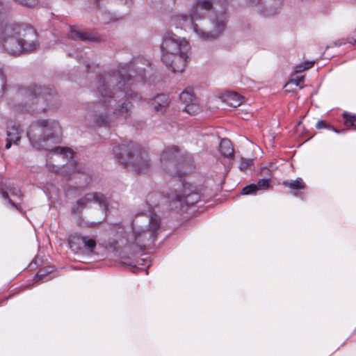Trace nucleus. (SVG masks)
Here are the masks:
<instances>
[{"label":"nucleus","mask_w":356,"mask_h":356,"mask_svg":"<svg viewBox=\"0 0 356 356\" xmlns=\"http://www.w3.org/2000/svg\"><path fill=\"white\" fill-rule=\"evenodd\" d=\"M150 63L143 58H134L130 63L120 65L117 70L102 76L97 81V92L99 102V114L94 115L95 124L97 126L109 125L113 121L104 115L102 110L106 109L114 99L123 97L125 99L119 103L113 109V118L118 122H124L131 117L134 109L133 104L129 101L133 99L131 94L124 92L122 90L129 81L134 78L136 81L145 79V67Z\"/></svg>","instance_id":"nucleus-1"},{"label":"nucleus","mask_w":356,"mask_h":356,"mask_svg":"<svg viewBox=\"0 0 356 356\" xmlns=\"http://www.w3.org/2000/svg\"><path fill=\"white\" fill-rule=\"evenodd\" d=\"M27 136L35 148L49 152L47 165L50 170L58 172V165L67 162L66 168L73 167V172L80 171L75 166L71 149L54 146L60 141L61 136V127L58 122L53 120L35 121L30 125Z\"/></svg>","instance_id":"nucleus-2"},{"label":"nucleus","mask_w":356,"mask_h":356,"mask_svg":"<svg viewBox=\"0 0 356 356\" xmlns=\"http://www.w3.org/2000/svg\"><path fill=\"white\" fill-rule=\"evenodd\" d=\"M216 0H196L190 8L188 15L179 14L171 19L172 24L184 29H191L202 40H210L218 36L225 29L227 17L225 13L216 17L213 21V29L206 31L197 22L205 18Z\"/></svg>","instance_id":"nucleus-3"},{"label":"nucleus","mask_w":356,"mask_h":356,"mask_svg":"<svg viewBox=\"0 0 356 356\" xmlns=\"http://www.w3.org/2000/svg\"><path fill=\"white\" fill-rule=\"evenodd\" d=\"M160 224V218L156 214L136 216L131 231L120 240V245L127 247L132 253L146 249L156 240Z\"/></svg>","instance_id":"nucleus-4"},{"label":"nucleus","mask_w":356,"mask_h":356,"mask_svg":"<svg viewBox=\"0 0 356 356\" xmlns=\"http://www.w3.org/2000/svg\"><path fill=\"white\" fill-rule=\"evenodd\" d=\"M35 37L33 29L17 23H6L0 29V44L8 53L13 55L34 49Z\"/></svg>","instance_id":"nucleus-5"},{"label":"nucleus","mask_w":356,"mask_h":356,"mask_svg":"<svg viewBox=\"0 0 356 356\" xmlns=\"http://www.w3.org/2000/svg\"><path fill=\"white\" fill-rule=\"evenodd\" d=\"M161 60L173 72H182L186 66L191 51L189 42L172 32L163 37L161 45Z\"/></svg>","instance_id":"nucleus-6"},{"label":"nucleus","mask_w":356,"mask_h":356,"mask_svg":"<svg viewBox=\"0 0 356 356\" xmlns=\"http://www.w3.org/2000/svg\"><path fill=\"white\" fill-rule=\"evenodd\" d=\"M114 154L120 163L136 173L146 172L150 167L149 161L134 142L122 143L116 147Z\"/></svg>","instance_id":"nucleus-7"},{"label":"nucleus","mask_w":356,"mask_h":356,"mask_svg":"<svg viewBox=\"0 0 356 356\" xmlns=\"http://www.w3.org/2000/svg\"><path fill=\"white\" fill-rule=\"evenodd\" d=\"M200 195L191 184H179L168 195V203L170 209L177 212L184 211L200 200Z\"/></svg>","instance_id":"nucleus-8"},{"label":"nucleus","mask_w":356,"mask_h":356,"mask_svg":"<svg viewBox=\"0 0 356 356\" xmlns=\"http://www.w3.org/2000/svg\"><path fill=\"white\" fill-rule=\"evenodd\" d=\"M92 203H97L104 211L108 207V200L104 195L99 193H87L77 200L76 206L72 208V212L79 213Z\"/></svg>","instance_id":"nucleus-9"},{"label":"nucleus","mask_w":356,"mask_h":356,"mask_svg":"<svg viewBox=\"0 0 356 356\" xmlns=\"http://www.w3.org/2000/svg\"><path fill=\"white\" fill-rule=\"evenodd\" d=\"M180 151L176 146L168 147L161 154L160 167L167 173L172 175V170L177 167Z\"/></svg>","instance_id":"nucleus-10"},{"label":"nucleus","mask_w":356,"mask_h":356,"mask_svg":"<svg viewBox=\"0 0 356 356\" xmlns=\"http://www.w3.org/2000/svg\"><path fill=\"white\" fill-rule=\"evenodd\" d=\"M70 247L73 249H84L88 253H92L96 248L97 243L94 238L86 235L75 234L70 240Z\"/></svg>","instance_id":"nucleus-11"},{"label":"nucleus","mask_w":356,"mask_h":356,"mask_svg":"<svg viewBox=\"0 0 356 356\" xmlns=\"http://www.w3.org/2000/svg\"><path fill=\"white\" fill-rule=\"evenodd\" d=\"M180 100L185 105L184 111L190 115H195L200 111L197 98L191 89L184 90L179 95Z\"/></svg>","instance_id":"nucleus-12"},{"label":"nucleus","mask_w":356,"mask_h":356,"mask_svg":"<svg viewBox=\"0 0 356 356\" xmlns=\"http://www.w3.org/2000/svg\"><path fill=\"white\" fill-rule=\"evenodd\" d=\"M22 130L18 124H12L7 128L6 149L10 148L12 144L17 145L21 138Z\"/></svg>","instance_id":"nucleus-13"},{"label":"nucleus","mask_w":356,"mask_h":356,"mask_svg":"<svg viewBox=\"0 0 356 356\" xmlns=\"http://www.w3.org/2000/svg\"><path fill=\"white\" fill-rule=\"evenodd\" d=\"M170 100L167 95L161 94L152 99L150 104L157 113H163L169 106Z\"/></svg>","instance_id":"nucleus-14"},{"label":"nucleus","mask_w":356,"mask_h":356,"mask_svg":"<svg viewBox=\"0 0 356 356\" xmlns=\"http://www.w3.org/2000/svg\"><path fill=\"white\" fill-rule=\"evenodd\" d=\"M270 179H259L257 184H250L244 187L241 193L243 195L254 194L259 190H266L270 186Z\"/></svg>","instance_id":"nucleus-15"},{"label":"nucleus","mask_w":356,"mask_h":356,"mask_svg":"<svg viewBox=\"0 0 356 356\" xmlns=\"http://www.w3.org/2000/svg\"><path fill=\"white\" fill-rule=\"evenodd\" d=\"M224 102L232 107H237L242 104L244 97L235 92H228L223 96Z\"/></svg>","instance_id":"nucleus-16"},{"label":"nucleus","mask_w":356,"mask_h":356,"mask_svg":"<svg viewBox=\"0 0 356 356\" xmlns=\"http://www.w3.org/2000/svg\"><path fill=\"white\" fill-rule=\"evenodd\" d=\"M282 184L286 187H289L293 191L303 190L306 188V184L301 178H297L294 180H286L283 181ZM293 194L295 196L298 195V193L296 191L293 192Z\"/></svg>","instance_id":"nucleus-17"},{"label":"nucleus","mask_w":356,"mask_h":356,"mask_svg":"<svg viewBox=\"0 0 356 356\" xmlns=\"http://www.w3.org/2000/svg\"><path fill=\"white\" fill-rule=\"evenodd\" d=\"M220 152L225 157H232L234 155V148L229 140L224 138L220 143Z\"/></svg>","instance_id":"nucleus-18"},{"label":"nucleus","mask_w":356,"mask_h":356,"mask_svg":"<svg viewBox=\"0 0 356 356\" xmlns=\"http://www.w3.org/2000/svg\"><path fill=\"white\" fill-rule=\"evenodd\" d=\"M69 38L74 40H80L83 41H86L90 39L89 35L86 33L78 31L72 28H70Z\"/></svg>","instance_id":"nucleus-19"},{"label":"nucleus","mask_w":356,"mask_h":356,"mask_svg":"<svg viewBox=\"0 0 356 356\" xmlns=\"http://www.w3.org/2000/svg\"><path fill=\"white\" fill-rule=\"evenodd\" d=\"M161 197V195L157 193L149 194L147 196V202L149 204L151 209L157 205L156 200Z\"/></svg>","instance_id":"nucleus-20"},{"label":"nucleus","mask_w":356,"mask_h":356,"mask_svg":"<svg viewBox=\"0 0 356 356\" xmlns=\"http://www.w3.org/2000/svg\"><path fill=\"white\" fill-rule=\"evenodd\" d=\"M49 273V271H48L46 269H40L34 277V281L35 282H38L42 280V279L45 278L48 275Z\"/></svg>","instance_id":"nucleus-21"},{"label":"nucleus","mask_w":356,"mask_h":356,"mask_svg":"<svg viewBox=\"0 0 356 356\" xmlns=\"http://www.w3.org/2000/svg\"><path fill=\"white\" fill-rule=\"evenodd\" d=\"M305 76H293L292 79H290V81L288 82L287 84H294L296 86H300V88H302L300 84L304 81Z\"/></svg>","instance_id":"nucleus-22"},{"label":"nucleus","mask_w":356,"mask_h":356,"mask_svg":"<svg viewBox=\"0 0 356 356\" xmlns=\"http://www.w3.org/2000/svg\"><path fill=\"white\" fill-rule=\"evenodd\" d=\"M252 164V159L242 158L241 159V163H240V165H239V168H240L241 170L244 171L249 166H250Z\"/></svg>","instance_id":"nucleus-23"},{"label":"nucleus","mask_w":356,"mask_h":356,"mask_svg":"<svg viewBox=\"0 0 356 356\" xmlns=\"http://www.w3.org/2000/svg\"><path fill=\"white\" fill-rule=\"evenodd\" d=\"M18 3H19L22 5L28 6V7H32L37 4L38 1L37 0H15Z\"/></svg>","instance_id":"nucleus-24"},{"label":"nucleus","mask_w":356,"mask_h":356,"mask_svg":"<svg viewBox=\"0 0 356 356\" xmlns=\"http://www.w3.org/2000/svg\"><path fill=\"white\" fill-rule=\"evenodd\" d=\"M343 118H345V124L346 126H352L353 127V122L355 120V117L351 116L350 115L348 114L347 113H344L343 114Z\"/></svg>","instance_id":"nucleus-25"},{"label":"nucleus","mask_w":356,"mask_h":356,"mask_svg":"<svg viewBox=\"0 0 356 356\" xmlns=\"http://www.w3.org/2000/svg\"><path fill=\"white\" fill-rule=\"evenodd\" d=\"M1 194H2V196L4 199L6 200H8V202L9 204L13 207H15L18 210H20L18 205L16 204L12 200H10L9 197H8V193L6 192V191H2L1 192Z\"/></svg>","instance_id":"nucleus-26"},{"label":"nucleus","mask_w":356,"mask_h":356,"mask_svg":"<svg viewBox=\"0 0 356 356\" xmlns=\"http://www.w3.org/2000/svg\"><path fill=\"white\" fill-rule=\"evenodd\" d=\"M9 191L10 193L14 195V196H16L18 198H21L22 196V194L20 191V190L18 188H16V187H12L10 188H9Z\"/></svg>","instance_id":"nucleus-27"},{"label":"nucleus","mask_w":356,"mask_h":356,"mask_svg":"<svg viewBox=\"0 0 356 356\" xmlns=\"http://www.w3.org/2000/svg\"><path fill=\"white\" fill-rule=\"evenodd\" d=\"M314 64V62H313V61H306V62H304L303 63H301V65H303L305 70H306L312 68L313 67Z\"/></svg>","instance_id":"nucleus-28"},{"label":"nucleus","mask_w":356,"mask_h":356,"mask_svg":"<svg viewBox=\"0 0 356 356\" xmlns=\"http://www.w3.org/2000/svg\"><path fill=\"white\" fill-rule=\"evenodd\" d=\"M316 127L317 129H323L326 128V122L323 120H318L316 124Z\"/></svg>","instance_id":"nucleus-29"},{"label":"nucleus","mask_w":356,"mask_h":356,"mask_svg":"<svg viewBox=\"0 0 356 356\" xmlns=\"http://www.w3.org/2000/svg\"><path fill=\"white\" fill-rule=\"evenodd\" d=\"M305 71V69L303 67V65H301V64L298 65L295 67V72L296 74L300 73L302 72Z\"/></svg>","instance_id":"nucleus-30"},{"label":"nucleus","mask_w":356,"mask_h":356,"mask_svg":"<svg viewBox=\"0 0 356 356\" xmlns=\"http://www.w3.org/2000/svg\"><path fill=\"white\" fill-rule=\"evenodd\" d=\"M100 223H101V222H91L90 223L89 227H94L97 226V225H99Z\"/></svg>","instance_id":"nucleus-31"},{"label":"nucleus","mask_w":356,"mask_h":356,"mask_svg":"<svg viewBox=\"0 0 356 356\" xmlns=\"http://www.w3.org/2000/svg\"><path fill=\"white\" fill-rule=\"evenodd\" d=\"M0 81L1 82V86H2L3 84V72H2L1 69H0Z\"/></svg>","instance_id":"nucleus-32"},{"label":"nucleus","mask_w":356,"mask_h":356,"mask_svg":"<svg viewBox=\"0 0 356 356\" xmlns=\"http://www.w3.org/2000/svg\"><path fill=\"white\" fill-rule=\"evenodd\" d=\"M332 129L334 132H336V133H338V134H339V133H340V131L337 130V129H335V128H332Z\"/></svg>","instance_id":"nucleus-33"},{"label":"nucleus","mask_w":356,"mask_h":356,"mask_svg":"<svg viewBox=\"0 0 356 356\" xmlns=\"http://www.w3.org/2000/svg\"><path fill=\"white\" fill-rule=\"evenodd\" d=\"M353 127H354L355 129H356V119L355 121H353Z\"/></svg>","instance_id":"nucleus-34"},{"label":"nucleus","mask_w":356,"mask_h":356,"mask_svg":"<svg viewBox=\"0 0 356 356\" xmlns=\"http://www.w3.org/2000/svg\"><path fill=\"white\" fill-rule=\"evenodd\" d=\"M253 3H257L259 2V0H252Z\"/></svg>","instance_id":"nucleus-35"},{"label":"nucleus","mask_w":356,"mask_h":356,"mask_svg":"<svg viewBox=\"0 0 356 356\" xmlns=\"http://www.w3.org/2000/svg\"><path fill=\"white\" fill-rule=\"evenodd\" d=\"M342 42L339 43V44H336V45H341Z\"/></svg>","instance_id":"nucleus-36"},{"label":"nucleus","mask_w":356,"mask_h":356,"mask_svg":"<svg viewBox=\"0 0 356 356\" xmlns=\"http://www.w3.org/2000/svg\"><path fill=\"white\" fill-rule=\"evenodd\" d=\"M222 1L224 3V2H225V0H222Z\"/></svg>","instance_id":"nucleus-37"},{"label":"nucleus","mask_w":356,"mask_h":356,"mask_svg":"<svg viewBox=\"0 0 356 356\" xmlns=\"http://www.w3.org/2000/svg\"><path fill=\"white\" fill-rule=\"evenodd\" d=\"M356 43V40H355L354 43L353 44H355Z\"/></svg>","instance_id":"nucleus-38"}]
</instances>
